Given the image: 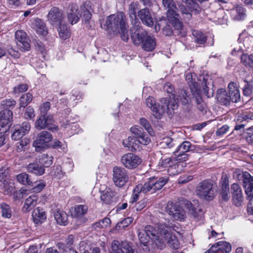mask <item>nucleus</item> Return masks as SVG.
Here are the masks:
<instances>
[{"label":"nucleus","mask_w":253,"mask_h":253,"mask_svg":"<svg viewBox=\"0 0 253 253\" xmlns=\"http://www.w3.org/2000/svg\"><path fill=\"white\" fill-rule=\"evenodd\" d=\"M105 25L107 29L110 28L114 32H117L124 42L129 40L128 25L125 13L123 11L118 12L116 14L109 15Z\"/></svg>","instance_id":"f257e3e1"},{"label":"nucleus","mask_w":253,"mask_h":253,"mask_svg":"<svg viewBox=\"0 0 253 253\" xmlns=\"http://www.w3.org/2000/svg\"><path fill=\"white\" fill-rule=\"evenodd\" d=\"M168 179L165 177L160 178L153 176L148 179L144 184H139L137 185L132 195L133 200L132 202H136L138 199L139 193L144 194L155 193L157 191L161 190L162 187L167 183Z\"/></svg>","instance_id":"f03ea898"},{"label":"nucleus","mask_w":253,"mask_h":253,"mask_svg":"<svg viewBox=\"0 0 253 253\" xmlns=\"http://www.w3.org/2000/svg\"><path fill=\"white\" fill-rule=\"evenodd\" d=\"M162 4L166 11L167 17L173 27L177 30L183 28V24L180 21V14L178 13V7L173 0H163Z\"/></svg>","instance_id":"7ed1b4c3"},{"label":"nucleus","mask_w":253,"mask_h":253,"mask_svg":"<svg viewBox=\"0 0 253 253\" xmlns=\"http://www.w3.org/2000/svg\"><path fill=\"white\" fill-rule=\"evenodd\" d=\"M197 195L207 201L213 200L216 194V190L213 185V181L207 179L199 182L196 187Z\"/></svg>","instance_id":"20e7f679"},{"label":"nucleus","mask_w":253,"mask_h":253,"mask_svg":"<svg viewBox=\"0 0 253 253\" xmlns=\"http://www.w3.org/2000/svg\"><path fill=\"white\" fill-rule=\"evenodd\" d=\"M173 230L174 229L172 226H167L165 224H158V230L168 246L172 249H177L179 248L180 244L176 236L172 235Z\"/></svg>","instance_id":"39448f33"},{"label":"nucleus","mask_w":253,"mask_h":253,"mask_svg":"<svg viewBox=\"0 0 253 253\" xmlns=\"http://www.w3.org/2000/svg\"><path fill=\"white\" fill-rule=\"evenodd\" d=\"M233 177L238 180H242L243 186L247 195L253 196V176L247 171L238 172L233 173Z\"/></svg>","instance_id":"423d86ee"},{"label":"nucleus","mask_w":253,"mask_h":253,"mask_svg":"<svg viewBox=\"0 0 253 253\" xmlns=\"http://www.w3.org/2000/svg\"><path fill=\"white\" fill-rule=\"evenodd\" d=\"M185 5L182 3L178 4V11L180 12V19H183L185 21H189L192 17V14L194 13L195 14L199 13L201 11V7L198 3L186 4Z\"/></svg>","instance_id":"0eeeda50"},{"label":"nucleus","mask_w":253,"mask_h":253,"mask_svg":"<svg viewBox=\"0 0 253 253\" xmlns=\"http://www.w3.org/2000/svg\"><path fill=\"white\" fill-rule=\"evenodd\" d=\"M110 253H137L133 249L131 244L127 241L113 240L111 243V250Z\"/></svg>","instance_id":"6e6552de"},{"label":"nucleus","mask_w":253,"mask_h":253,"mask_svg":"<svg viewBox=\"0 0 253 253\" xmlns=\"http://www.w3.org/2000/svg\"><path fill=\"white\" fill-rule=\"evenodd\" d=\"M52 139V136L50 132L42 131L37 134L33 145L35 147L36 151L40 152L47 147L48 143L51 141Z\"/></svg>","instance_id":"1a4fd4ad"},{"label":"nucleus","mask_w":253,"mask_h":253,"mask_svg":"<svg viewBox=\"0 0 253 253\" xmlns=\"http://www.w3.org/2000/svg\"><path fill=\"white\" fill-rule=\"evenodd\" d=\"M53 116L52 115L49 116L40 115L35 123V127L39 129L47 128L52 131L57 130V126L53 125Z\"/></svg>","instance_id":"9d476101"},{"label":"nucleus","mask_w":253,"mask_h":253,"mask_svg":"<svg viewBox=\"0 0 253 253\" xmlns=\"http://www.w3.org/2000/svg\"><path fill=\"white\" fill-rule=\"evenodd\" d=\"M113 181L117 186H124L128 180L126 170L123 168L115 167L113 170Z\"/></svg>","instance_id":"9b49d317"},{"label":"nucleus","mask_w":253,"mask_h":253,"mask_svg":"<svg viewBox=\"0 0 253 253\" xmlns=\"http://www.w3.org/2000/svg\"><path fill=\"white\" fill-rule=\"evenodd\" d=\"M132 25L133 27L130 29V38L134 44L140 45L147 34L140 26V23Z\"/></svg>","instance_id":"f8f14e48"},{"label":"nucleus","mask_w":253,"mask_h":253,"mask_svg":"<svg viewBox=\"0 0 253 253\" xmlns=\"http://www.w3.org/2000/svg\"><path fill=\"white\" fill-rule=\"evenodd\" d=\"M141 162V159L138 156L132 153L126 154L121 158L122 164L126 168L130 169L136 168Z\"/></svg>","instance_id":"ddd939ff"},{"label":"nucleus","mask_w":253,"mask_h":253,"mask_svg":"<svg viewBox=\"0 0 253 253\" xmlns=\"http://www.w3.org/2000/svg\"><path fill=\"white\" fill-rule=\"evenodd\" d=\"M176 99L185 107L184 109L186 111H191L193 107L192 97L191 94L187 90L184 88L180 89L178 91Z\"/></svg>","instance_id":"4468645a"},{"label":"nucleus","mask_w":253,"mask_h":253,"mask_svg":"<svg viewBox=\"0 0 253 253\" xmlns=\"http://www.w3.org/2000/svg\"><path fill=\"white\" fill-rule=\"evenodd\" d=\"M30 129L31 125L27 121L24 122L21 124L15 125L11 135L12 139L14 140L21 139L29 132Z\"/></svg>","instance_id":"2eb2a0df"},{"label":"nucleus","mask_w":253,"mask_h":253,"mask_svg":"<svg viewBox=\"0 0 253 253\" xmlns=\"http://www.w3.org/2000/svg\"><path fill=\"white\" fill-rule=\"evenodd\" d=\"M63 11L57 7H53L47 15V20L52 25L58 26L62 23Z\"/></svg>","instance_id":"dca6fc26"},{"label":"nucleus","mask_w":253,"mask_h":253,"mask_svg":"<svg viewBox=\"0 0 253 253\" xmlns=\"http://www.w3.org/2000/svg\"><path fill=\"white\" fill-rule=\"evenodd\" d=\"M15 38L17 41V45L21 50H29L31 46L29 42V39L27 38L25 32L22 30H19L15 33Z\"/></svg>","instance_id":"f3484780"},{"label":"nucleus","mask_w":253,"mask_h":253,"mask_svg":"<svg viewBox=\"0 0 253 253\" xmlns=\"http://www.w3.org/2000/svg\"><path fill=\"white\" fill-rule=\"evenodd\" d=\"M146 105L153 112L154 116L157 119H161L165 112L164 107H160L159 104L156 103L155 99L153 97L149 96L146 99Z\"/></svg>","instance_id":"a211bd4d"},{"label":"nucleus","mask_w":253,"mask_h":253,"mask_svg":"<svg viewBox=\"0 0 253 253\" xmlns=\"http://www.w3.org/2000/svg\"><path fill=\"white\" fill-rule=\"evenodd\" d=\"M231 191L233 204L236 206H240L244 200L243 192L241 187L238 184L234 183L231 185Z\"/></svg>","instance_id":"6ab92c4d"},{"label":"nucleus","mask_w":253,"mask_h":253,"mask_svg":"<svg viewBox=\"0 0 253 253\" xmlns=\"http://www.w3.org/2000/svg\"><path fill=\"white\" fill-rule=\"evenodd\" d=\"M211 253H229L232 250L231 244L226 241H219L209 249Z\"/></svg>","instance_id":"aec40b11"},{"label":"nucleus","mask_w":253,"mask_h":253,"mask_svg":"<svg viewBox=\"0 0 253 253\" xmlns=\"http://www.w3.org/2000/svg\"><path fill=\"white\" fill-rule=\"evenodd\" d=\"M246 9L242 4H236L231 10L232 19L236 21L244 20L246 16Z\"/></svg>","instance_id":"412c9836"},{"label":"nucleus","mask_w":253,"mask_h":253,"mask_svg":"<svg viewBox=\"0 0 253 253\" xmlns=\"http://www.w3.org/2000/svg\"><path fill=\"white\" fill-rule=\"evenodd\" d=\"M138 16L142 23L148 27H152L154 24L153 19L151 13L147 8L138 10Z\"/></svg>","instance_id":"4be33fe9"},{"label":"nucleus","mask_w":253,"mask_h":253,"mask_svg":"<svg viewBox=\"0 0 253 253\" xmlns=\"http://www.w3.org/2000/svg\"><path fill=\"white\" fill-rule=\"evenodd\" d=\"M13 121V113L9 109H3L0 112V125L9 128Z\"/></svg>","instance_id":"5701e85b"},{"label":"nucleus","mask_w":253,"mask_h":253,"mask_svg":"<svg viewBox=\"0 0 253 253\" xmlns=\"http://www.w3.org/2000/svg\"><path fill=\"white\" fill-rule=\"evenodd\" d=\"M220 183L221 185L220 195L223 200L227 202L230 198V190L229 186V179L227 175L221 177Z\"/></svg>","instance_id":"b1692460"},{"label":"nucleus","mask_w":253,"mask_h":253,"mask_svg":"<svg viewBox=\"0 0 253 253\" xmlns=\"http://www.w3.org/2000/svg\"><path fill=\"white\" fill-rule=\"evenodd\" d=\"M139 5L138 2L133 1L128 6L127 14L131 24H136L140 23L136 15L137 11L139 9Z\"/></svg>","instance_id":"393cba45"},{"label":"nucleus","mask_w":253,"mask_h":253,"mask_svg":"<svg viewBox=\"0 0 253 253\" xmlns=\"http://www.w3.org/2000/svg\"><path fill=\"white\" fill-rule=\"evenodd\" d=\"M228 96L229 104L231 101L237 103L240 100V93L239 89L234 83L231 82L228 84Z\"/></svg>","instance_id":"a878e982"},{"label":"nucleus","mask_w":253,"mask_h":253,"mask_svg":"<svg viewBox=\"0 0 253 253\" xmlns=\"http://www.w3.org/2000/svg\"><path fill=\"white\" fill-rule=\"evenodd\" d=\"M189 85L193 97L195 98L197 104H202L203 100L201 97V91L199 84L194 82H192Z\"/></svg>","instance_id":"bb28decb"},{"label":"nucleus","mask_w":253,"mask_h":253,"mask_svg":"<svg viewBox=\"0 0 253 253\" xmlns=\"http://www.w3.org/2000/svg\"><path fill=\"white\" fill-rule=\"evenodd\" d=\"M142 48L145 51H153L156 46V41L155 38L153 36L148 35L145 36L142 42Z\"/></svg>","instance_id":"cd10ccee"},{"label":"nucleus","mask_w":253,"mask_h":253,"mask_svg":"<svg viewBox=\"0 0 253 253\" xmlns=\"http://www.w3.org/2000/svg\"><path fill=\"white\" fill-rule=\"evenodd\" d=\"M32 215L34 223L37 224H41L46 219L45 212L40 207L37 208L33 211Z\"/></svg>","instance_id":"c85d7f7f"},{"label":"nucleus","mask_w":253,"mask_h":253,"mask_svg":"<svg viewBox=\"0 0 253 253\" xmlns=\"http://www.w3.org/2000/svg\"><path fill=\"white\" fill-rule=\"evenodd\" d=\"M216 98L218 103L223 105H229L228 93L224 88L218 89L216 91Z\"/></svg>","instance_id":"c756f323"},{"label":"nucleus","mask_w":253,"mask_h":253,"mask_svg":"<svg viewBox=\"0 0 253 253\" xmlns=\"http://www.w3.org/2000/svg\"><path fill=\"white\" fill-rule=\"evenodd\" d=\"M36 161L35 163H30L27 167L29 172L35 174L36 175H42L45 172V169L42 165L38 163Z\"/></svg>","instance_id":"7c9ffc66"},{"label":"nucleus","mask_w":253,"mask_h":253,"mask_svg":"<svg viewBox=\"0 0 253 253\" xmlns=\"http://www.w3.org/2000/svg\"><path fill=\"white\" fill-rule=\"evenodd\" d=\"M139 142L137 138L132 136H129L123 141V145L125 147H127L130 151H135L139 148Z\"/></svg>","instance_id":"2f4dec72"},{"label":"nucleus","mask_w":253,"mask_h":253,"mask_svg":"<svg viewBox=\"0 0 253 253\" xmlns=\"http://www.w3.org/2000/svg\"><path fill=\"white\" fill-rule=\"evenodd\" d=\"M54 218L57 223L61 225H66L68 224V214L63 211L56 210L54 213Z\"/></svg>","instance_id":"473e14b6"},{"label":"nucleus","mask_w":253,"mask_h":253,"mask_svg":"<svg viewBox=\"0 0 253 253\" xmlns=\"http://www.w3.org/2000/svg\"><path fill=\"white\" fill-rule=\"evenodd\" d=\"M16 180L20 184L29 186H33L31 176L26 172H22L16 175Z\"/></svg>","instance_id":"72a5a7b5"},{"label":"nucleus","mask_w":253,"mask_h":253,"mask_svg":"<svg viewBox=\"0 0 253 253\" xmlns=\"http://www.w3.org/2000/svg\"><path fill=\"white\" fill-rule=\"evenodd\" d=\"M162 102L165 104L161 107H164L165 111L166 110H170V109L174 110L177 108L178 105L177 101L174 98V96L172 98H164L162 100Z\"/></svg>","instance_id":"f704fd0d"},{"label":"nucleus","mask_w":253,"mask_h":253,"mask_svg":"<svg viewBox=\"0 0 253 253\" xmlns=\"http://www.w3.org/2000/svg\"><path fill=\"white\" fill-rule=\"evenodd\" d=\"M115 195V193L114 192L110 189H107L103 192L101 195V200L106 204H110L114 201Z\"/></svg>","instance_id":"c9c22d12"},{"label":"nucleus","mask_w":253,"mask_h":253,"mask_svg":"<svg viewBox=\"0 0 253 253\" xmlns=\"http://www.w3.org/2000/svg\"><path fill=\"white\" fill-rule=\"evenodd\" d=\"M38 199V196L36 195L29 196L26 199L23 208L28 211L32 210L37 205Z\"/></svg>","instance_id":"e433bc0d"},{"label":"nucleus","mask_w":253,"mask_h":253,"mask_svg":"<svg viewBox=\"0 0 253 253\" xmlns=\"http://www.w3.org/2000/svg\"><path fill=\"white\" fill-rule=\"evenodd\" d=\"M52 162L53 157L47 154H42L38 159V163L42 165L44 168L49 167L52 165Z\"/></svg>","instance_id":"4c0bfd02"},{"label":"nucleus","mask_w":253,"mask_h":253,"mask_svg":"<svg viewBox=\"0 0 253 253\" xmlns=\"http://www.w3.org/2000/svg\"><path fill=\"white\" fill-rule=\"evenodd\" d=\"M88 211V207L85 205H76L74 207V215L80 217L84 215Z\"/></svg>","instance_id":"58836bf2"},{"label":"nucleus","mask_w":253,"mask_h":253,"mask_svg":"<svg viewBox=\"0 0 253 253\" xmlns=\"http://www.w3.org/2000/svg\"><path fill=\"white\" fill-rule=\"evenodd\" d=\"M143 230L145 231L146 233L148 234L150 239L153 241L157 240V234H160V232L158 230V225L157 226V230H156V229L153 226L151 225L146 226Z\"/></svg>","instance_id":"ea45409f"},{"label":"nucleus","mask_w":253,"mask_h":253,"mask_svg":"<svg viewBox=\"0 0 253 253\" xmlns=\"http://www.w3.org/2000/svg\"><path fill=\"white\" fill-rule=\"evenodd\" d=\"M180 208L181 207L177 203L169 201L165 207V211L171 216L172 214L177 211V210Z\"/></svg>","instance_id":"a19ab883"},{"label":"nucleus","mask_w":253,"mask_h":253,"mask_svg":"<svg viewBox=\"0 0 253 253\" xmlns=\"http://www.w3.org/2000/svg\"><path fill=\"white\" fill-rule=\"evenodd\" d=\"M180 208L181 207L177 203L169 201L165 207V211L171 216L172 214L177 211V210Z\"/></svg>","instance_id":"79ce46f5"},{"label":"nucleus","mask_w":253,"mask_h":253,"mask_svg":"<svg viewBox=\"0 0 253 253\" xmlns=\"http://www.w3.org/2000/svg\"><path fill=\"white\" fill-rule=\"evenodd\" d=\"M241 62L247 68H252L253 66V54H243L241 56Z\"/></svg>","instance_id":"37998d69"},{"label":"nucleus","mask_w":253,"mask_h":253,"mask_svg":"<svg viewBox=\"0 0 253 253\" xmlns=\"http://www.w3.org/2000/svg\"><path fill=\"white\" fill-rule=\"evenodd\" d=\"M58 26H59V37L63 40L68 39L70 37V32L67 26L62 23Z\"/></svg>","instance_id":"c03bdc74"},{"label":"nucleus","mask_w":253,"mask_h":253,"mask_svg":"<svg viewBox=\"0 0 253 253\" xmlns=\"http://www.w3.org/2000/svg\"><path fill=\"white\" fill-rule=\"evenodd\" d=\"M192 35L195 38V41L199 44H203L207 41V37L201 32L193 30Z\"/></svg>","instance_id":"a18cd8bd"},{"label":"nucleus","mask_w":253,"mask_h":253,"mask_svg":"<svg viewBox=\"0 0 253 253\" xmlns=\"http://www.w3.org/2000/svg\"><path fill=\"white\" fill-rule=\"evenodd\" d=\"M192 145L189 141H184L180 144L175 151L181 153H187L192 150Z\"/></svg>","instance_id":"49530a36"},{"label":"nucleus","mask_w":253,"mask_h":253,"mask_svg":"<svg viewBox=\"0 0 253 253\" xmlns=\"http://www.w3.org/2000/svg\"><path fill=\"white\" fill-rule=\"evenodd\" d=\"M0 207L1 209L2 216L10 218L12 216V211L10 206L4 203H2L0 204Z\"/></svg>","instance_id":"de8ad7c7"},{"label":"nucleus","mask_w":253,"mask_h":253,"mask_svg":"<svg viewBox=\"0 0 253 253\" xmlns=\"http://www.w3.org/2000/svg\"><path fill=\"white\" fill-rule=\"evenodd\" d=\"M13 183L11 182L4 180L2 183V190L5 195L11 194L13 192Z\"/></svg>","instance_id":"09e8293b"},{"label":"nucleus","mask_w":253,"mask_h":253,"mask_svg":"<svg viewBox=\"0 0 253 253\" xmlns=\"http://www.w3.org/2000/svg\"><path fill=\"white\" fill-rule=\"evenodd\" d=\"M33 99L32 94L29 92L24 94L20 98V106L21 107H25L32 101Z\"/></svg>","instance_id":"8fccbe9b"},{"label":"nucleus","mask_w":253,"mask_h":253,"mask_svg":"<svg viewBox=\"0 0 253 253\" xmlns=\"http://www.w3.org/2000/svg\"><path fill=\"white\" fill-rule=\"evenodd\" d=\"M4 109H12L16 104V101L13 99H5L1 101L0 103Z\"/></svg>","instance_id":"3c124183"},{"label":"nucleus","mask_w":253,"mask_h":253,"mask_svg":"<svg viewBox=\"0 0 253 253\" xmlns=\"http://www.w3.org/2000/svg\"><path fill=\"white\" fill-rule=\"evenodd\" d=\"M245 84L243 88V93L246 96H250L253 92V82L245 81Z\"/></svg>","instance_id":"603ef678"},{"label":"nucleus","mask_w":253,"mask_h":253,"mask_svg":"<svg viewBox=\"0 0 253 253\" xmlns=\"http://www.w3.org/2000/svg\"><path fill=\"white\" fill-rule=\"evenodd\" d=\"M171 217L175 220L181 221L186 218V212L183 208H180L177 210V211L172 213Z\"/></svg>","instance_id":"864d4df0"},{"label":"nucleus","mask_w":253,"mask_h":253,"mask_svg":"<svg viewBox=\"0 0 253 253\" xmlns=\"http://www.w3.org/2000/svg\"><path fill=\"white\" fill-rule=\"evenodd\" d=\"M58 246L62 253H77L74 249L73 247L67 246L64 243H59Z\"/></svg>","instance_id":"5fc2aeb1"},{"label":"nucleus","mask_w":253,"mask_h":253,"mask_svg":"<svg viewBox=\"0 0 253 253\" xmlns=\"http://www.w3.org/2000/svg\"><path fill=\"white\" fill-rule=\"evenodd\" d=\"M138 237L140 243L144 244L145 246L146 245V244L150 239L149 236L143 229L138 232Z\"/></svg>","instance_id":"6e6d98bb"},{"label":"nucleus","mask_w":253,"mask_h":253,"mask_svg":"<svg viewBox=\"0 0 253 253\" xmlns=\"http://www.w3.org/2000/svg\"><path fill=\"white\" fill-rule=\"evenodd\" d=\"M33 184L32 190L34 192L39 193L41 192L45 186V183L42 180H40Z\"/></svg>","instance_id":"4d7b16f0"},{"label":"nucleus","mask_w":253,"mask_h":253,"mask_svg":"<svg viewBox=\"0 0 253 253\" xmlns=\"http://www.w3.org/2000/svg\"><path fill=\"white\" fill-rule=\"evenodd\" d=\"M173 154L175 157L176 160L179 162H185L188 159V155L187 153H181L174 151Z\"/></svg>","instance_id":"13d9d810"},{"label":"nucleus","mask_w":253,"mask_h":253,"mask_svg":"<svg viewBox=\"0 0 253 253\" xmlns=\"http://www.w3.org/2000/svg\"><path fill=\"white\" fill-rule=\"evenodd\" d=\"M50 108V102L47 101L42 104L40 108L41 115L49 116L47 112Z\"/></svg>","instance_id":"bf43d9fd"},{"label":"nucleus","mask_w":253,"mask_h":253,"mask_svg":"<svg viewBox=\"0 0 253 253\" xmlns=\"http://www.w3.org/2000/svg\"><path fill=\"white\" fill-rule=\"evenodd\" d=\"M9 128L0 125V147L5 144V133Z\"/></svg>","instance_id":"052dcab7"},{"label":"nucleus","mask_w":253,"mask_h":253,"mask_svg":"<svg viewBox=\"0 0 253 253\" xmlns=\"http://www.w3.org/2000/svg\"><path fill=\"white\" fill-rule=\"evenodd\" d=\"M202 80L203 82L201 84V85L202 86L203 91L205 95H206L208 97H209L211 95L210 92L208 91V85L210 84V82H208V79L206 78L205 77L202 76Z\"/></svg>","instance_id":"680f3d73"},{"label":"nucleus","mask_w":253,"mask_h":253,"mask_svg":"<svg viewBox=\"0 0 253 253\" xmlns=\"http://www.w3.org/2000/svg\"><path fill=\"white\" fill-rule=\"evenodd\" d=\"M171 163V158H164L163 157H162L159 161L158 166L159 167V168H167L170 165Z\"/></svg>","instance_id":"e2e57ef3"},{"label":"nucleus","mask_w":253,"mask_h":253,"mask_svg":"<svg viewBox=\"0 0 253 253\" xmlns=\"http://www.w3.org/2000/svg\"><path fill=\"white\" fill-rule=\"evenodd\" d=\"M82 13L81 16L85 22H88L91 17V14L90 11L85 7L81 8Z\"/></svg>","instance_id":"0e129e2a"},{"label":"nucleus","mask_w":253,"mask_h":253,"mask_svg":"<svg viewBox=\"0 0 253 253\" xmlns=\"http://www.w3.org/2000/svg\"><path fill=\"white\" fill-rule=\"evenodd\" d=\"M137 140L138 141L139 143H141L143 145H147L149 144L151 141L148 135L144 132L142 135H141L137 138Z\"/></svg>","instance_id":"69168bd1"},{"label":"nucleus","mask_w":253,"mask_h":253,"mask_svg":"<svg viewBox=\"0 0 253 253\" xmlns=\"http://www.w3.org/2000/svg\"><path fill=\"white\" fill-rule=\"evenodd\" d=\"M130 131L132 134H134L136 135V138H137L141 135L143 134L144 131L142 127L138 126H135L131 127L130 128Z\"/></svg>","instance_id":"338daca9"},{"label":"nucleus","mask_w":253,"mask_h":253,"mask_svg":"<svg viewBox=\"0 0 253 253\" xmlns=\"http://www.w3.org/2000/svg\"><path fill=\"white\" fill-rule=\"evenodd\" d=\"M140 125L145 128L148 133H151L152 128L148 121L144 118H141L139 120Z\"/></svg>","instance_id":"774afa93"}]
</instances>
